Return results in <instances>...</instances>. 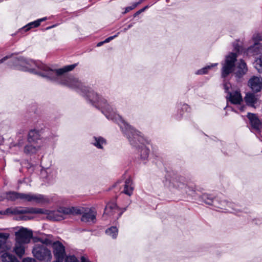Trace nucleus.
Wrapping results in <instances>:
<instances>
[{"instance_id": "nucleus-1", "label": "nucleus", "mask_w": 262, "mask_h": 262, "mask_svg": "<svg viewBox=\"0 0 262 262\" xmlns=\"http://www.w3.org/2000/svg\"><path fill=\"white\" fill-rule=\"evenodd\" d=\"M86 96L93 104L103 110V113H104L107 118L115 120L117 122L120 128L128 139L130 144L134 147H141V158L144 160L147 159L149 151L144 146V141H143L142 137L139 135V133L119 115L115 114H111L112 112L113 113H114L113 108L107 103L106 100L101 96H99L97 93L93 91H88Z\"/></svg>"}, {"instance_id": "nucleus-2", "label": "nucleus", "mask_w": 262, "mask_h": 262, "mask_svg": "<svg viewBox=\"0 0 262 262\" xmlns=\"http://www.w3.org/2000/svg\"><path fill=\"white\" fill-rule=\"evenodd\" d=\"M15 64L20 70L38 74L50 80H56L58 76L62 75L67 71H72L76 67V64H71L60 69H52L39 61L23 57L16 59Z\"/></svg>"}, {"instance_id": "nucleus-3", "label": "nucleus", "mask_w": 262, "mask_h": 262, "mask_svg": "<svg viewBox=\"0 0 262 262\" xmlns=\"http://www.w3.org/2000/svg\"><path fill=\"white\" fill-rule=\"evenodd\" d=\"M82 213L81 210L78 207H61L57 210H51L40 208H8L5 211V214H44L50 220L61 221L64 219L65 215H77Z\"/></svg>"}, {"instance_id": "nucleus-4", "label": "nucleus", "mask_w": 262, "mask_h": 262, "mask_svg": "<svg viewBox=\"0 0 262 262\" xmlns=\"http://www.w3.org/2000/svg\"><path fill=\"white\" fill-rule=\"evenodd\" d=\"M33 256L40 261H50L52 254L50 250L42 245L36 244L32 249Z\"/></svg>"}, {"instance_id": "nucleus-5", "label": "nucleus", "mask_w": 262, "mask_h": 262, "mask_svg": "<svg viewBox=\"0 0 262 262\" xmlns=\"http://www.w3.org/2000/svg\"><path fill=\"white\" fill-rule=\"evenodd\" d=\"M236 57V54L233 53L226 57L224 62L222 63V77H226L233 71Z\"/></svg>"}, {"instance_id": "nucleus-6", "label": "nucleus", "mask_w": 262, "mask_h": 262, "mask_svg": "<svg viewBox=\"0 0 262 262\" xmlns=\"http://www.w3.org/2000/svg\"><path fill=\"white\" fill-rule=\"evenodd\" d=\"M69 71L64 72L62 75L58 76L56 80H53L58 83L71 88H80L81 83L76 78L71 75H64V74Z\"/></svg>"}, {"instance_id": "nucleus-7", "label": "nucleus", "mask_w": 262, "mask_h": 262, "mask_svg": "<svg viewBox=\"0 0 262 262\" xmlns=\"http://www.w3.org/2000/svg\"><path fill=\"white\" fill-rule=\"evenodd\" d=\"M16 242L25 244L29 243L32 237V231L27 228L20 227L15 232Z\"/></svg>"}, {"instance_id": "nucleus-8", "label": "nucleus", "mask_w": 262, "mask_h": 262, "mask_svg": "<svg viewBox=\"0 0 262 262\" xmlns=\"http://www.w3.org/2000/svg\"><path fill=\"white\" fill-rule=\"evenodd\" d=\"M115 213L118 214L117 218L119 217L121 215V212H120L116 204L114 202H111L106 205L103 217L105 220H107L106 215L114 216Z\"/></svg>"}, {"instance_id": "nucleus-9", "label": "nucleus", "mask_w": 262, "mask_h": 262, "mask_svg": "<svg viewBox=\"0 0 262 262\" xmlns=\"http://www.w3.org/2000/svg\"><path fill=\"white\" fill-rule=\"evenodd\" d=\"M227 100L234 104H240L243 101V98L238 91H234L228 92L226 96Z\"/></svg>"}, {"instance_id": "nucleus-10", "label": "nucleus", "mask_w": 262, "mask_h": 262, "mask_svg": "<svg viewBox=\"0 0 262 262\" xmlns=\"http://www.w3.org/2000/svg\"><path fill=\"white\" fill-rule=\"evenodd\" d=\"M248 85L252 91L259 92L262 87V78L253 76L249 80Z\"/></svg>"}, {"instance_id": "nucleus-11", "label": "nucleus", "mask_w": 262, "mask_h": 262, "mask_svg": "<svg viewBox=\"0 0 262 262\" xmlns=\"http://www.w3.org/2000/svg\"><path fill=\"white\" fill-rule=\"evenodd\" d=\"M96 211L93 209H89L82 215L81 221L85 223H94L96 221Z\"/></svg>"}, {"instance_id": "nucleus-12", "label": "nucleus", "mask_w": 262, "mask_h": 262, "mask_svg": "<svg viewBox=\"0 0 262 262\" xmlns=\"http://www.w3.org/2000/svg\"><path fill=\"white\" fill-rule=\"evenodd\" d=\"M247 53L250 56L259 55V57L262 56V45L259 43H254L253 46L248 48Z\"/></svg>"}, {"instance_id": "nucleus-13", "label": "nucleus", "mask_w": 262, "mask_h": 262, "mask_svg": "<svg viewBox=\"0 0 262 262\" xmlns=\"http://www.w3.org/2000/svg\"><path fill=\"white\" fill-rule=\"evenodd\" d=\"M245 100L247 105L253 107H255V105L259 103L258 95L251 93L246 94Z\"/></svg>"}, {"instance_id": "nucleus-14", "label": "nucleus", "mask_w": 262, "mask_h": 262, "mask_svg": "<svg viewBox=\"0 0 262 262\" xmlns=\"http://www.w3.org/2000/svg\"><path fill=\"white\" fill-rule=\"evenodd\" d=\"M247 117L252 128L256 131H259L261 127V122L257 117L254 114L248 113Z\"/></svg>"}, {"instance_id": "nucleus-15", "label": "nucleus", "mask_w": 262, "mask_h": 262, "mask_svg": "<svg viewBox=\"0 0 262 262\" xmlns=\"http://www.w3.org/2000/svg\"><path fill=\"white\" fill-rule=\"evenodd\" d=\"M39 140L40 135L37 130L33 129L29 132L28 136V142L34 144H39Z\"/></svg>"}, {"instance_id": "nucleus-16", "label": "nucleus", "mask_w": 262, "mask_h": 262, "mask_svg": "<svg viewBox=\"0 0 262 262\" xmlns=\"http://www.w3.org/2000/svg\"><path fill=\"white\" fill-rule=\"evenodd\" d=\"M49 202V200L46 196L40 194L32 193L31 203L42 204Z\"/></svg>"}, {"instance_id": "nucleus-17", "label": "nucleus", "mask_w": 262, "mask_h": 262, "mask_svg": "<svg viewBox=\"0 0 262 262\" xmlns=\"http://www.w3.org/2000/svg\"><path fill=\"white\" fill-rule=\"evenodd\" d=\"M134 190V185L133 181L131 179H127L124 185L123 190L122 192L130 196L133 192Z\"/></svg>"}, {"instance_id": "nucleus-18", "label": "nucleus", "mask_w": 262, "mask_h": 262, "mask_svg": "<svg viewBox=\"0 0 262 262\" xmlns=\"http://www.w3.org/2000/svg\"><path fill=\"white\" fill-rule=\"evenodd\" d=\"M40 144L28 143L24 147V152L26 154H33L38 151L40 148Z\"/></svg>"}, {"instance_id": "nucleus-19", "label": "nucleus", "mask_w": 262, "mask_h": 262, "mask_svg": "<svg viewBox=\"0 0 262 262\" xmlns=\"http://www.w3.org/2000/svg\"><path fill=\"white\" fill-rule=\"evenodd\" d=\"M25 243L16 242L15 246L14 248V251L19 257H21L25 254Z\"/></svg>"}, {"instance_id": "nucleus-20", "label": "nucleus", "mask_w": 262, "mask_h": 262, "mask_svg": "<svg viewBox=\"0 0 262 262\" xmlns=\"http://www.w3.org/2000/svg\"><path fill=\"white\" fill-rule=\"evenodd\" d=\"M93 138L94 140L92 141V144L99 149H102L106 144V141L102 137H94Z\"/></svg>"}, {"instance_id": "nucleus-21", "label": "nucleus", "mask_w": 262, "mask_h": 262, "mask_svg": "<svg viewBox=\"0 0 262 262\" xmlns=\"http://www.w3.org/2000/svg\"><path fill=\"white\" fill-rule=\"evenodd\" d=\"M237 69L236 74L238 77L243 76L247 72V65L243 60H241L239 62Z\"/></svg>"}, {"instance_id": "nucleus-22", "label": "nucleus", "mask_w": 262, "mask_h": 262, "mask_svg": "<svg viewBox=\"0 0 262 262\" xmlns=\"http://www.w3.org/2000/svg\"><path fill=\"white\" fill-rule=\"evenodd\" d=\"M2 260L3 262H19L14 256L6 252L2 254Z\"/></svg>"}, {"instance_id": "nucleus-23", "label": "nucleus", "mask_w": 262, "mask_h": 262, "mask_svg": "<svg viewBox=\"0 0 262 262\" xmlns=\"http://www.w3.org/2000/svg\"><path fill=\"white\" fill-rule=\"evenodd\" d=\"M33 240L35 242H40L42 244L48 245H52V242L50 238V235H48L46 236V237H34Z\"/></svg>"}, {"instance_id": "nucleus-24", "label": "nucleus", "mask_w": 262, "mask_h": 262, "mask_svg": "<svg viewBox=\"0 0 262 262\" xmlns=\"http://www.w3.org/2000/svg\"><path fill=\"white\" fill-rule=\"evenodd\" d=\"M105 233L113 238H116L118 235V229L116 227L113 226L106 230Z\"/></svg>"}, {"instance_id": "nucleus-25", "label": "nucleus", "mask_w": 262, "mask_h": 262, "mask_svg": "<svg viewBox=\"0 0 262 262\" xmlns=\"http://www.w3.org/2000/svg\"><path fill=\"white\" fill-rule=\"evenodd\" d=\"M9 236L10 234L9 233L0 232V250L4 248L6 241Z\"/></svg>"}, {"instance_id": "nucleus-26", "label": "nucleus", "mask_w": 262, "mask_h": 262, "mask_svg": "<svg viewBox=\"0 0 262 262\" xmlns=\"http://www.w3.org/2000/svg\"><path fill=\"white\" fill-rule=\"evenodd\" d=\"M217 65V63H212L210 65L207 66L198 71H196V74L197 75H202L205 74L207 73L208 70L212 69L213 67H216Z\"/></svg>"}, {"instance_id": "nucleus-27", "label": "nucleus", "mask_w": 262, "mask_h": 262, "mask_svg": "<svg viewBox=\"0 0 262 262\" xmlns=\"http://www.w3.org/2000/svg\"><path fill=\"white\" fill-rule=\"evenodd\" d=\"M21 193H17L16 192H9L7 193L6 197L7 199L15 201L17 199L20 200Z\"/></svg>"}, {"instance_id": "nucleus-28", "label": "nucleus", "mask_w": 262, "mask_h": 262, "mask_svg": "<svg viewBox=\"0 0 262 262\" xmlns=\"http://www.w3.org/2000/svg\"><path fill=\"white\" fill-rule=\"evenodd\" d=\"M254 67L259 73H262V56L257 58L253 63Z\"/></svg>"}, {"instance_id": "nucleus-29", "label": "nucleus", "mask_w": 262, "mask_h": 262, "mask_svg": "<svg viewBox=\"0 0 262 262\" xmlns=\"http://www.w3.org/2000/svg\"><path fill=\"white\" fill-rule=\"evenodd\" d=\"M40 24V20H37L31 22L28 25H27L26 26H25L24 28H23L22 30H25V31H27L29 30L32 28L37 27L38 26H39Z\"/></svg>"}, {"instance_id": "nucleus-30", "label": "nucleus", "mask_w": 262, "mask_h": 262, "mask_svg": "<svg viewBox=\"0 0 262 262\" xmlns=\"http://www.w3.org/2000/svg\"><path fill=\"white\" fill-rule=\"evenodd\" d=\"M40 24V20H37L31 22L28 25H27L26 26H25L24 28H23L22 30H25V31H27L29 30L32 28L37 27L38 26H39Z\"/></svg>"}, {"instance_id": "nucleus-31", "label": "nucleus", "mask_w": 262, "mask_h": 262, "mask_svg": "<svg viewBox=\"0 0 262 262\" xmlns=\"http://www.w3.org/2000/svg\"><path fill=\"white\" fill-rule=\"evenodd\" d=\"M202 199L206 204L208 205H211L213 202V198L208 194H203Z\"/></svg>"}, {"instance_id": "nucleus-32", "label": "nucleus", "mask_w": 262, "mask_h": 262, "mask_svg": "<svg viewBox=\"0 0 262 262\" xmlns=\"http://www.w3.org/2000/svg\"><path fill=\"white\" fill-rule=\"evenodd\" d=\"M31 195L32 193L29 192L27 193H21L20 200L23 202H31Z\"/></svg>"}, {"instance_id": "nucleus-33", "label": "nucleus", "mask_w": 262, "mask_h": 262, "mask_svg": "<svg viewBox=\"0 0 262 262\" xmlns=\"http://www.w3.org/2000/svg\"><path fill=\"white\" fill-rule=\"evenodd\" d=\"M143 0H140L139 2L133 3L130 6L126 7L124 13H126L135 9L138 5L141 4Z\"/></svg>"}, {"instance_id": "nucleus-34", "label": "nucleus", "mask_w": 262, "mask_h": 262, "mask_svg": "<svg viewBox=\"0 0 262 262\" xmlns=\"http://www.w3.org/2000/svg\"><path fill=\"white\" fill-rule=\"evenodd\" d=\"M252 40L253 41L254 43L257 42L259 41L262 40V33H255L252 37Z\"/></svg>"}, {"instance_id": "nucleus-35", "label": "nucleus", "mask_w": 262, "mask_h": 262, "mask_svg": "<svg viewBox=\"0 0 262 262\" xmlns=\"http://www.w3.org/2000/svg\"><path fill=\"white\" fill-rule=\"evenodd\" d=\"M232 206V204L231 203L228 202L226 200H224L222 201V204L221 206L219 207L222 209H224L225 210H228L226 207H231Z\"/></svg>"}, {"instance_id": "nucleus-36", "label": "nucleus", "mask_w": 262, "mask_h": 262, "mask_svg": "<svg viewBox=\"0 0 262 262\" xmlns=\"http://www.w3.org/2000/svg\"><path fill=\"white\" fill-rule=\"evenodd\" d=\"M64 262H78V261L75 256L70 255L66 257Z\"/></svg>"}, {"instance_id": "nucleus-37", "label": "nucleus", "mask_w": 262, "mask_h": 262, "mask_svg": "<svg viewBox=\"0 0 262 262\" xmlns=\"http://www.w3.org/2000/svg\"><path fill=\"white\" fill-rule=\"evenodd\" d=\"M224 87L225 91L227 92L229 90L230 88L231 87V84L229 83L226 82L224 84Z\"/></svg>"}, {"instance_id": "nucleus-38", "label": "nucleus", "mask_w": 262, "mask_h": 262, "mask_svg": "<svg viewBox=\"0 0 262 262\" xmlns=\"http://www.w3.org/2000/svg\"><path fill=\"white\" fill-rule=\"evenodd\" d=\"M23 262H36V261L34 258L28 257L24 258Z\"/></svg>"}, {"instance_id": "nucleus-39", "label": "nucleus", "mask_w": 262, "mask_h": 262, "mask_svg": "<svg viewBox=\"0 0 262 262\" xmlns=\"http://www.w3.org/2000/svg\"><path fill=\"white\" fill-rule=\"evenodd\" d=\"M117 36V35H115L114 36H110V37L107 38L106 39H105L104 40V42H105V43H107V42H110L111 40H112V39H113L114 38H115Z\"/></svg>"}, {"instance_id": "nucleus-40", "label": "nucleus", "mask_w": 262, "mask_h": 262, "mask_svg": "<svg viewBox=\"0 0 262 262\" xmlns=\"http://www.w3.org/2000/svg\"><path fill=\"white\" fill-rule=\"evenodd\" d=\"M148 8V6H145L144 8H143V9L140 10L139 11H138V12H137L135 14H134V16L136 17L137 15H138L139 14H140V13L143 12L144 11H145L147 8Z\"/></svg>"}, {"instance_id": "nucleus-41", "label": "nucleus", "mask_w": 262, "mask_h": 262, "mask_svg": "<svg viewBox=\"0 0 262 262\" xmlns=\"http://www.w3.org/2000/svg\"><path fill=\"white\" fill-rule=\"evenodd\" d=\"M81 262H91L88 258L85 257L84 256H82L81 257Z\"/></svg>"}, {"instance_id": "nucleus-42", "label": "nucleus", "mask_w": 262, "mask_h": 262, "mask_svg": "<svg viewBox=\"0 0 262 262\" xmlns=\"http://www.w3.org/2000/svg\"><path fill=\"white\" fill-rule=\"evenodd\" d=\"M10 57L6 56L0 60V63H3L5 61L8 59Z\"/></svg>"}, {"instance_id": "nucleus-43", "label": "nucleus", "mask_w": 262, "mask_h": 262, "mask_svg": "<svg viewBox=\"0 0 262 262\" xmlns=\"http://www.w3.org/2000/svg\"><path fill=\"white\" fill-rule=\"evenodd\" d=\"M25 141V139L24 138H22L21 139H20L19 141H18V144L19 145H23V144L24 143V142Z\"/></svg>"}, {"instance_id": "nucleus-44", "label": "nucleus", "mask_w": 262, "mask_h": 262, "mask_svg": "<svg viewBox=\"0 0 262 262\" xmlns=\"http://www.w3.org/2000/svg\"><path fill=\"white\" fill-rule=\"evenodd\" d=\"M245 108H246L245 106L243 105V106H239V107H238V109L239 110V111H240L241 112H243V111H245Z\"/></svg>"}, {"instance_id": "nucleus-45", "label": "nucleus", "mask_w": 262, "mask_h": 262, "mask_svg": "<svg viewBox=\"0 0 262 262\" xmlns=\"http://www.w3.org/2000/svg\"><path fill=\"white\" fill-rule=\"evenodd\" d=\"M21 219L22 220H29V219H30V217H29L28 216H27L26 215H24L22 217H21Z\"/></svg>"}, {"instance_id": "nucleus-46", "label": "nucleus", "mask_w": 262, "mask_h": 262, "mask_svg": "<svg viewBox=\"0 0 262 262\" xmlns=\"http://www.w3.org/2000/svg\"><path fill=\"white\" fill-rule=\"evenodd\" d=\"M104 43H105V42L103 41H101V42H99V43H97V47H100Z\"/></svg>"}, {"instance_id": "nucleus-47", "label": "nucleus", "mask_w": 262, "mask_h": 262, "mask_svg": "<svg viewBox=\"0 0 262 262\" xmlns=\"http://www.w3.org/2000/svg\"><path fill=\"white\" fill-rule=\"evenodd\" d=\"M46 19V18L44 17V18L38 19V20H40V23H41V21L45 20Z\"/></svg>"}, {"instance_id": "nucleus-48", "label": "nucleus", "mask_w": 262, "mask_h": 262, "mask_svg": "<svg viewBox=\"0 0 262 262\" xmlns=\"http://www.w3.org/2000/svg\"><path fill=\"white\" fill-rule=\"evenodd\" d=\"M131 27H132V25H129L128 28H129Z\"/></svg>"}, {"instance_id": "nucleus-49", "label": "nucleus", "mask_w": 262, "mask_h": 262, "mask_svg": "<svg viewBox=\"0 0 262 262\" xmlns=\"http://www.w3.org/2000/svg\"><path fill=\"white\" fill-rule=\"evenodd\" d=\"M145 0H143V2Z\"/></svg>"}]
</instances>
